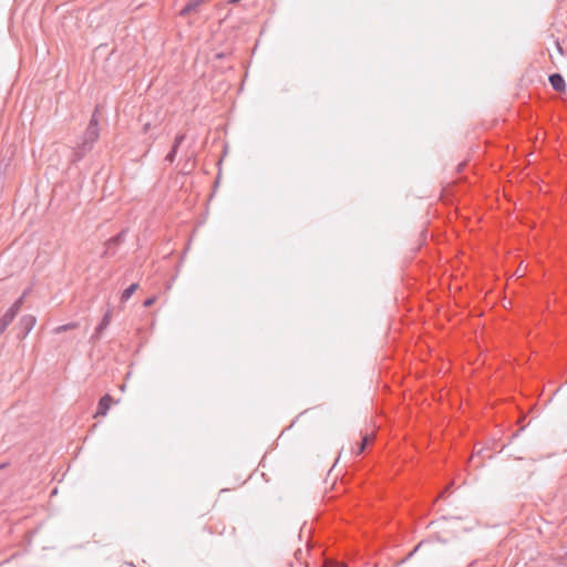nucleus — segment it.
<instances>
[{"label":"nucleus","instance_id":"obj_21","mask_svg":"<svg viewBox=\"0 0 567 567\" xmlns=\"http://www.w3.org/2000/svg\"><path fill=\"white\" fill-rule=\"evenodd\" d=\"M120 390H121V391H124V390H125V386H124V385H121Z\"/></svg>","mask_w":567,"mask_h":567},{"label":"nucleus","instance_id":"obj_1","mask_svg":"<svg viewBox=\"0 0 567 567\" xmlns=\"http://www.w3.org/2000/svg\"><path fill=\"white\" fill-rule=\"evenodd\" d=\"M100 137V133H92L84 131L72 152V163L82 161L94 147Z\"/></svg>","mask_w":567,"mask_h":567},{"label":"nucleus","instance_id":"obj_8","mask_svg":"<svg viewBox=\"0 0 567 567\" xmlns=\"http://www.w3.org/2000/svg\"><path fill=\"white\" fill-rule=\"evenodd\" d=\"M14 316L9 313L8 311L0 319V336L6 331V329L11 324L14 320Z\"/></svg>","mask_w":567,"mask_h":567},{"label":"nucleus","instance_id":"obj_2","mask_svg":"<svg viewBox=\"0 0 567 567\" xmlns=\"http://www.w3.org/2000/svg\"><path fill=\"white\" fill-rule=\"evenodd\" d=\"M112 321V310L107 308L106 312L104 313L103 318L101 319L100 323L95 328L93 334L90 338V341L92 343H96L103 336V332L107 329Z\"/></svg>","mask_w":567,"mask_h":567},{"label":"nucleus","instance_id":"obj_18","mask_svg":"<svg viewBox=\"0 0 567 567\" xmlns=\"http://www.w3.org/2000/svg\"><path fill=\"white\" fill-rule=\"evenodd\" d=\"M328 567H347V566L341 563H331L330 565H328Z\"/></svg>","mask_w":567,"mask_h":567},{"label":"nucleus","instance_id":"obj_6","mask_svg":"<svg viewBox=\"0 0 567 567\" xmlns=\"http://www.w3.org/2000/svg\"><path fill=\"white\" fill-rule=\"evenodd\" d=\"M549 83L555 91L561 92L565 90L566 84L564 78L559 73L549 75Z\"/></svg>","mask_w":567,"mask_h":567},{"label":"nucleus","instance_id":"obj_17","mask_svg":"<svg viewBox=\"0 0 567 567\" xmlns=\"http://www.w3.org/2000/svg\"><path fill=\"white\" fill-rule=\"evenodd\" d=\"M155 301H156V297H155V296H153V297L147 298V299L144 301V303H143V305H144V307L148 308V307L153 306V305L155 303Z\"/></svg>","mask_w":567,"mask_h":567},{"label":"nucleus","instance_id":"obj_15","mask_svg":"<svg viewBox=\"0 0 567 567\" xmlns=\"http://www.w3.org/2000/svg\"><path fill=\"white\" fill-rule=\"evenodd\" d=\"M78 327V323H68V324H63V326H59L58 328H55V332L56 333H61L63 331H66V330H71V329H75Z\"/></svg>","mask_w":567,"mask_h":567},{"label":"nucleus","instance_id":"obj_12","mask_svg":"<svg viewBox=\"0 0 567 567\" xmlns=\"http://www.w3.org/2000/svg\"><path fill=\"white\" fill-rule=\"evenodd\" d=\"M372 436L371 435H365L363 436L362 439V442L360 443L359 447H358V451H357V455H360L361 453H363V451L365 450L367 445L372 441Z\"/></svg>","mask_w":567,"mask_h":567},{"label":"nucleus","instance_id":"obj_14","mask_svg":"<svg viewBox=\"0 0 567 567\" xmlns=\"http://www.w3.org/2000/svg\"><path fill=\"white\" fill-rule=\"evenodd\" d=\"M185 138H186V134L185 133L177 134L175 140H174L172 148L178 151L179 146L185 141Z\"/></svg>","mask_w":567,"mask_h":567},{"label":"nucleus","instance_id":"obj_7","mask_svg":"<svg viewBox=\"0 0 567 567\" xmlns=\"http://www.w3.org/2000/svg\"><path fill=\"white\" fill-rule=\"evenodd\" d=\"M20 324L23 329L24 336L28 334L35 324V317L24 316L21 318Z\"/></svg>","mask_w":567,"mask_h":567},{"label":"nucleus","instance_id":"obj_19","mask_svg":"<svg viewBox=\"0 0 567 567\" xmlns=\"http://www.w3.org/2000/svg\"><path fill=\"white\" fill-rule=\"evenodd\" d=\"M148 128H150V124H146V125L144 126V131L146 132Z\"/></svg>","mask_w":567,"mask_h":567},{"label":"nucleus","instance_id":"obj_9","mask_svg":"<svg viewBox=\"0 0 567 567\" xmlns=\"http://www.w3.org/2000/svg\"><path fill=\"white\" fill-rule=\"evenodd\" d=\"M97 111H95L85 128L86 132H92V133H100V130H99V120H97V115H96Z\"/></svg>","mask_w":567,"mask_h":567},{"label":"nucleus","instance_id":"obj_16","mask_svg":"<svg viewBox=\"0 0 567 567\" xmlns=\"http://www.w3.org/2000/svg\"><path fill=\"white\" fill-rule=\"evenodd\" d=\"M177 152H178L177 150L171 148L168 154L165 156V162L172 164L175 161V158H176Z\"/></svg>","mask_w":567,"mask_h":567},{"label":"nucleus","instance_id":"obj_13","mask_svg":"<svg viewBox=\"0 0 567 567\" xmlns=\"http://www.w3.org/2000/svg\"><path fill=\"white\" fill-rule=\"evenodd\" d=\"M185 138H186V134L185 133L177 134L175 140H174L172 148L178 151L179 146L185 141Z\"/></svg>","mask_w":567,"mask_h":567},{"label":"nucleus","instance_id":"obj_3","mask_svg":"<svg viewBox=\"0 0 567 567\" xmlns=\"http://www.w3.org/2000/svg\"><path fill=\"white\" fill-rule=\"evenodd\" d=\"M124 239H125V230H122L117 235H115L114 237L110 238L105 243L104 255L105 256H113V255H115L116 248L124 241Z\"/></svg>","mask_w":567,"mask_h":567},{"label":"nucleus","instance_id":"obj_10","mask_svg":"<svg viewBox=\"0 0 567 567\" xmlns=\"http://www.w3.org/2000/svg\"><path fill=\"white\" fill-rule=\"evenodd\" d=\"M138 289V284H132L131 286H128L123 292H122V296H121V301L122 302H126L131 297L132 295Z\"/></svg>","mask_w":567,"mask_h":567},{"label":"nucleus","instance_id":"obj_5","mask_svg":"<svg viewBox=\"0 0 567 567\" xmlns=\"http://www.w3.org/2000/svg\"><path fill=\"white\" fill-rule=\"evenodd\" d=\"M114 403V400L109 395L105 394L99 402L97 411L95 413L96 416H105L107 411L110 410L111 405Z\"/></svg>","mask_w":567,"mask_h":567},{"label":"nucleus","instance_id":"obj_20","mask_svg":"<svg viewBox=\"0 0 567 567\" xmlns=\"http://www.w3.org/2000/svg\"><path fill=\"white\" fill-rule=\"evenodd\" d=\"M557 48H558V50H559L560 52L563 51V49H561V47L559 45V43H557Z\"/></svg>","mask_w":567,"mask_h":567},{"label":"nucleus","instance_id":"obj_4","mask_svg":"<svg viewBox=\"0 0 567 567\" xmlns=\"http://www.w3.org/2000/svg\"><path fill=\"white\" fill-rule=\"evenodd\" d=\"M207 0H189L186 6L179 11L181 17H186L192 13H196L199 10V7L206 3Z\"/></svg>","mask_w":567,"mask_h":567},{"label":"nucleus","instance_id":"obj_11","mask_svg":"<svg viewBox=\"0 0 567 567\" xmlns=\"http://www.w3.org/2000/svg\"><path fill=\"white\" fill-rule=\"evenodd\" d=\"M25 295H27V292H24L18 300H16L13 302V305L8 310L9 313H12L14 317H17L18 312L20 311V309L23 305Z\"/></svg>","mask_w":567,"mask_h":567}]
</instances>
